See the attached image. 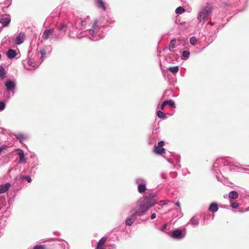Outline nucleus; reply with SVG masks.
I'll return each instance as SVG.
<instances>
[{"instance_id":"4468645a","label":"nucleus","mask_w":249,"mask_h":249,"mask_svg":"<svg viewBox=\"0 0 249 249\" xmlns=\"http://www.w3.org/2000/svg\"><path fill=\"white\" fill-rule=\"evenodd\" d=\"M10 184L8 182L0 185V194L7 192L10 187Z\"/></svg>"},{"instance_id":"39448f33","label":"nucleus","mask_w":249,"mask_h":249,"mask_svg":"<svg viewBox=\"0 0 249 249\" xmlns=\"http://www.w3.org/2000/svg\"><path fill=\"white\" fill-rule=\"evenodd\" d=\"M58 35L57 34L56 32L54 29H47L44 31L42 38L45 39L55 38L58 39Z\"/></svg>"},{"instance_id":"4be33fe9","label":"nucleus","mask_w":249,"mask_h":249,"mask_svg":"<svg viewBox=\"0 0 249 249\" xmlns=\"http://www.w3.org/2000/svg\"><path fill=\"white\" fill-rule=\"evenodd\" d=\"M135 183L139 186V184L147 183L146 180L142 178H136L135 180Z\"/></svg>"},{"instance_id":"ddd939ff","label":"nucleus","mask_w":249,"mask_h":249,"mask_svg":"<svg viewBox=\"0 0 249 249\" xmlns=\"http://www.w3.org/2000/svg\"><path fill=\"white\" fill-rule=\"evenodd\" d=\"M90 19L89 18H87L86 19H80L76 21V26H79L80 25L83 27L86 26V24L89 23Z\"/></svg>"},{"instance_id":"79ce46f5","label":"nucleus","mask_w":249,"mask_h":249,"mask_svg":"<svg viewBox=\"0 0 249 249\" xmlns=\"http://www.w3.org/2000/svg\"><path fill=\"white\" fill-rule=\"evenodd\" d=\"M168 226L167 223L164 224L161 228H160V230L162 231H164Z\"/></svg>"},{"instance_id":"864d4df0","label":"nucleus","mask_w":249,"mask_h":249,"mask_svg":"<svg viewBox=\"0 0 249 249\" xmlns=\"http://www.w3.org/2000/svg\"><path fill=\"white\" fill-rule=\"evenodd\" d=\"M211 25H213L214 23L213 22H209V23Z\"/></svg>"},{"instance_id":"aec40b11","label":"nucleus","mask_w":249,"mask_h":249,"mask_svg":"<svg viewBox=\"0 0 249 249\" xmlns=\"http://www.w3.org/2000/svg\"><path fill=\"white\" fill-rule=\"evenodd\" d=\"M176 43L177 41L175 38H173L170 41L169 44V50L170 52H172L173 51V49L175 47Z\"/></svg>"},{"instance_id":"603ef678","label":"nucleus","mask_w":249,"mask_h":249,"mask_svg":"<svg viewBox=\"0 0 249 249\" xmlns=\"http://www.w3.org/2000/svg\"><path fill=\"white\" fill-rule=\"evenodd\" d=\"M166 202V201L162 200V201H160V203H162L163 202V204L165 205V204H167V203Z\"/></svg>"},{"instance_id":"f8f14e48","label":"nucleus","mask_w":249,"mask_h":249,"mask_svg":"<svg viewBox=\"0 0 249 249\" xmlns=\"http://www.w3.org/2000/svg\"><path fill=\"white\" fill-rule=\"evenodd\" d=\"M25 37V34L21 32L17 36L15 39V44L20 45L24 42Z\"/></svg>"},{"instance_id":"1a4fd4ad","label":"nucleus","mask_w":249,"mask_h":249,"mask_svg":"<svg viewBox=\"0 0 249 249\" xmlns=\"http://www.w3.org/2000/svg\"><path fill=\"white\" fill-rule=\"evenodd\" d=\"M11 21L10 17L7 14L0 15V23L3 26H7Z\"/></svg>"},{"instance_id":"e433bc0d","label":"nucleus","mask_w":249,"mask_h":249,"mask_svg":"<svg viewBox=\"0 0 249 249\" xmlns=\"http://www.w3.org/2000/svg\"><path fill=\"white\" fill-rule=\"evenodd\" d=\"M33 249H46L44 245H36L34 247Z\"/></svg>"},{"instance_id":"0eeeda50","label":"nucleus","mask_w":249,"mask_h":249,"mask_svg":"<svg viewBox=\"0 0 249 249\" xmlns=\"http://www.w3.org/2000/svg\"><path fill=\"white\" fill-rule=\"evenodd\" d=\"M67 29V26L65 23H58L56 25L55 29H54L58 35V39L61 38L62 36L64 35Z\"/></svg>"},{"instance_id":"37998d69","label":"nucleus","mask_w":249,"mask_h":249,"mask_svg":"<svg viewBox=\"0 0 249 249\" xmlns=\"http://www.w3.org/2000/svg\"><path fill=\"white\" fill-rule=\"evenodd\" d=\"M164 144V142L163 141H161L159 142L158 143V146L162 147Z\"/></svg>"},{"instance_id":"7ed1b4c3","label":"nucleus","mask_w":249,"mask_h":249,"mask_svg":"<svg viewBox=\"0 0 249 249\" xmlns=\"http://www.w3.org/2000/svg\"><path fill=\"white\" fill-rule=\"evenodd\" d=\"M212 11V7L210 4H207L205 6L202 7L197 16V19L199 22L202 21L204 23L207 18L210 15Z\"/></svg>"},{"instance_id":"6e6d98bb","label":"nucleus","mask_w":249,"mask_h":249,"mask_svg":"<svg viewBox=\"0 0 249 249\" xmlns=\"http://www.w3.org/2000/svg\"><path fill=\"white\" fill-rule=\"evenodd\" d=\"M2 150V147H0V153L1 152Z\"/></svg>"},{"instance_id":"5fc2aeb1","label":"nucleus","mask_w":249,"mask_h":249,"mask_svg":"<svg viewBox=\"0 0 249 249\" xmlns=\"http://www.w3.org/2000/svg\"><path fill=\"white\" fill-rule=\"evenodd\" d=\"M249 210V208L246 209V210H245L244 211L247 212V211H248Z\"/></svg>"},{"instance_id":"a18cd8bd","label":"nucleus","mask_w":249,"mask_h":249,"mask_svg":"<svg viewBox=\"0 0 249 249\" xmlns=\"http://www.w3.org/2000/svg\"><path fill=\"white\" fill-rule=\"evenodd\" d=\"M4 7L2 5V4L0 3V15H1V11L3 13L5 12L4 10Z\"/></svg>"},{"instance_id":"7c9ffc66","label":"nucleus","mask_w":249,"mask_h":249,"mask_svg":"<svg viewBox=\"0 0 249 249\" xmlns=\"http://www.w3.org/2000/svg\"><path fill=\"white\" fill-rule=\"evenodd\" d=\"M185 11L184 9L181 7H178L175 10V12L177 14H181Z\"/></svg>"},{"instance_id":"c85d7f7f","label":"nucleus","mask_w":249,"mask_h":249,"mask_svg":"<svg viewBox=\"0 0 249 249\" xmlns=\"http://www.w3.org/2000/svg\"><path fill=\"white\" fill-rule=\"evenodd\" d=\"M39 53L41 54L40 58L41 59V61L40 63H41L46 57V51L43 49H41L40 50Z\"/></svg>"},{"instance_id":"dca6fc26","label":"nucleus","mask_w":249,"mask_h":249,"mask_svg":"<svg viewBox=\"0 0 249 249\" xmlns=\"http://www.w3.org/2000/svg\"><path fill=\"white\" fill-rule=\"evenodd\" d=\"M6 54L8 58L13 59L16 57L17 53L16 50L11 49L7 52Z\"/></svg>"},{"instance_id":"9d476101","label":"nucleus","mask_w":249,"mask_h":249,"mask_svg":"<svg viewBox=\"0 0 249 249\" xmlns=\"http://www.w3.org/2000/svg\"><path fill=\"white\" fill-rule=\"evenodd\" d=\"M155 196V194H151L148 196L144 197L143 199L145 200V203L149 204V206H153L156 203V201L154 199Z\"/></svg>"},{"instance_id":"4d7b16f0","label":"nucleus","mask_w":249,"mask_h":249,"mask_svg":"<svg viewBox=\"0 0 249 249\" xmlns=\"http://www.w3.org/2000/svg\"><path fill=\"white\" fill-rule=\"evenodd\" d=\"M222 208H226V206L224 205L222 207Z\"/></svg>"},{"instance_id":"bf43d9fd","label":"nucleus","mask_w":249,"mask_h":249,"mask_svg":"<svg viewBox=\"0 0 249 249\" xmlns=\"http://www.w3.org/2000/svg\"><path fill=\"white\" fill-rule=\"evenodd\" d=\"M248 174H249V172H248Z\"/></svg>"},{"instance_id":"49530a36","label":"nucleus","mask_w":249,"mask_h":249,"mask_svg":"<svg viewBox=\"0 0 249 249\" xmlns=\"http://www.w3.org/2000/svg\"><path fill=\"white\" fill-rule=\"evenodd\" d=\"M177 158L176 159V163L179 164V162L180 161V157L179 156H177Z\"/></svg>"},{"instance_id":"423d86ee","label":"nucleus","mask_w":249,"mask_h":249,"mask_svg":"<svg viewBox=\"0 0 249 249\" xmlns=\"http://www.w3.org/2000/svg\"><path fill=\"white\" fill-rule=\"evenodd\" d=\"M149 204L148 203H145V200L143 199L140 204L138 210H136L134 213L139 216L142 215L152 207L149 206Z\"/></svg>"},{"instance_id":"bb28decb","label":"nucleus","mask_w":249,"mask_h":249,"mask_svg":"<svg viewBox=\"0 0 249 249\" xmlns=\"http://www.w3.org/2000/svg\"><path fill=\"white\" fill-rule=\"evenodd\" d=\"M157 114L158 117L160 119H161L162 120H165L167 118V117H166V115L165 114V113H164L161 110H158L157 112Z\"/></svg>"},{"instance_id":"a211bd4d","label":"nucleus","mask_w":249,"mask_h":249,"mask_svg":"<svg viewBox=\"0 0 249 249\" xmlns=\"http://www.w3.org/2000/svg\"><path fill=\"white\" fill-rule=\"evenodd\" d=\"M164 148L155 145L154 146V152L157 154H161L165 152Z\"/></svg>"},{"instance_id":"09e8293b","label":"nucleus","mask_w":249,"mask_h":249,"mask_svg":"<svg viewBox=\"0 0 249 249\" xmlns=\"http://www.w3.org/2000/svg\"><path fill=\"white\" fill-rule=\"evenodd\" d=\"M166 105V103H164V101L162 103L161 105V109H163L164 107H165V105Z\"/></svg>"},{"instance_id":"f704fd0d","label":"nucleus","mask_w":249,"mask_h":249,"mask_svg":"<svg viewBox=\"0 0 249 249\" xmlns=\"http://www.w3.org/2000/svg\"><path fill=\"white\" fill-rule=\"evenodd\" d=\"M168 161L171 163V164H172L174 166V168L177 170H178L181 167V166L180 165V164H178V163H176V164H175L173 163L172 161H170L169 160H168Z\"/></svg>"},{"instance_id":"ea45409f","label":"nucleus","mask_w":249,"mask_h":249,"mask_svg":"<svg viewBox=\"0 0 249 249\" xmlns=\"http://www.w3.org/2000/svg\"><path fill=\"white\" fill-rule=\"evenodd\" d=\"M6 105L3 101H0V110H3L5 108Z\"/></svg>"},{"instance_id":"de8ad7c7","label":"nucleus","mask_w":249,"mask_h":249,"mask_svg":"<svg viewBox=\"0 0 249 249\" xmlns=\"http://www.w3.org/2000/svg\"><path fill=\"white\" fill-rule=\"evenodd\" d=\"M156 214L155 213H153L151 215V219H154L156 218Z\"/></svg>"},{"instance_id":"58836bf2","label":"nucleus","mask_w":249,"mask_h":249,"mask_svg":"<svg viewBox=\"0 0 249 249\" xmlns=\"http://www.w3.org/2000/svg\"><path fill=\"white\" fill-rule=\"evenodd\" d=\"M17 138L19 140L20 142L25 139V137H24L23 135L21 133L18 134Z\"/></svg>"},{"instance_id":"c03bdc74","label":"nucleus","mask_w":249,"mask_h":249,"mask_svg":"<svg viewBox=\"0 0 249 249\" xmlns=\"http://www.w3.org/2000/svg\"><path fill=\"white\" fill-rule=\"evenodd\" d=\"M160 177L162 178L165 179L167 178V175L166 174L162 173L160 174Z\"/></svg>"},{"instance_id":"a878e982","label":"nucleus","mask_w":249,"mask_h":249,"mask_svg":"<svg viewBox=\"0 0 249 249\" xmlns=\"http://www.w3.org/2000/svg\"><path fill=\"white\" fill-rule=\"evenodd\" d=\"M18 155L19 158V163H21L25 161V156L23 152L20 150L18 153Z\"/></svg>"},{"instance_id":"4c0bfd02","label":"nucleus","mask_w":249,"mask_h":249,"mask_svg":"<svg viewBox=\"0 0 249 249\" xmlns=\"http://www.w3.org/2000/svg\"><path fill=\"white\" fill-rule=\"evenodd\" d=\"M239 206V204L238 202H234L231 204V207L233 209H237Z\"/></svg>"},{"instance_id":"b1692460","label":"nucleus","mask_w":249,"mask_h":249,"mask_svg":"<svg viewBox=\"0 0 249 249\" xmlns=\"http://www.w3.org/2000/svg\"><path fill=\"white\" fill-rule=\"evenodd\" d=\"M199 219L197 218H196L195 217H193L190 220L189 223L193 226H196L199 224Z\"/></svg>"},{"instance_id":"412c9836","label":"nucleus","mask_w":249,"mask_h":249,"mask_svg":"<svg viewBox=\"0 0 249 249\" xmlns=\"http://www.w3.org/2000/svg\"><path fill=\"white\" fill-rule=\"evenodd\" d=\"M107 238L106 237H103L98 242L96 249L103 248L102 246L106 242Z\"/></svg>"},{"instance_id":"2f4dec72","label":"nucleus","mask_w":249,"mask_h":249,"mask_svg":"<svg viewBox=\"0 0 249 249\" xmlns=\"http://www.w3.org/2000/svg\"><path fill=\"white\" fill-rule=\"evenodd\" d=\"M20 180L25 179L27 181V182L28 183H30L32 181L31 178L30 176H23V175L20 176Z\"/></svg>"},{"instance_id":"a19ab883","label":"nucleus","mask_w":249,"mask_h":249,"mask_svg":"<svg viewBox=\"0 0 249 249\" xmlns=\"http://www.w3.org/2000/svg\"><path fill=\"white\" fill-rule=\"evenodd\" d=\"M28 64L30 66H32L33 67H35L36 66V65L34 64V62H33L32 60V59H29L28 61Z\"/></svg>"},{"instance_id":"8fccbe9b","label":"nucleus","mask_w":249,"mask_h":249,"mask_svg":"<svg viewBox=\"0 0 249 249\" xmlns=\"http://www.w3.org/2000/svg\"><path fill=\"white\" fill-rule=\"evenodd\" d=\"M175 205L179 207V209L180 210V204L178 202H177L175 203Z\"/></svg>"},{"instance_id":"6e6552de","label":"nucleus","mask_w":249,"mask_h":249,"mask_svg":"<svg viewBox=\"0 0 249 249\" xmlns=\"http://www.w3.org/2000/svg\"><path fill=\"white\" fill-rule=\"evenodd\" d=\"M5 86L6 88V89L8 91H11L12 93V95L15 93L16 91V83L15 81L9 80L7 81L5 83Z\"/></svg>"},{"instance_id":"f3484780","label":"nucleus","mask_w":249,"mask_h":249,"mask_svg":"<svg viewBox=\"0 0 249 249\" xmlns=\"http://www.w3.org/2000/svg\"><path fill=\"white\" fill-rule=\"evenodd\" d=\"M95 3L98 8H102L104 11L106 10V7L103 0H95Z\"/></svg>"},{"instance_id":"cd10ccee","label":"nucleus","mask_w":249,"mask_h":249,"mask_svg":"<svg viewBox=\"0 0 249 249\" xmlns=\"http://www.w3.org/2000/svg\"><path fill=\"white\" fill-rule=\"evenodd\" d=\"M171 72H172L173 74H175L177 73L179 71V67L174 66V67H170L168 69Z\"/></svg>"},{"instance_id":"f257e3e1","label":"nucleus","mask_w":249,"mask_h":249,"mask_svg":"<svg viewBox=\"0 0 249 249\" xmlns=\"http://www.w3.org/2000/svg\"><path fill=\"white\" fill-rule=\"evenodd\" d=\"M107 23L112 24L114 23V21L106 18H101L95 20L92 23L91 28L86 31L84 30L85 28L81 29V33L83 34L82 36H87L89 39L93 41H97L104 38L105 33L102 29Z\"/></svg>"},{"instance_id":"393cba45","label":"nucleus","mask_w":249,"mask_h":249,"mask_svg":"<svg viewBox=\"0 0 249 249\" xmlns=\"http://www.w3.org/2000/svg\"><path fill=\"white\" fill-rule=\"evenodd\" d=\"M190 53L189 51L185 50L182 52V59L187 60L190 56Z\"/></svg>"},{"instance_id":"c9c22d12","label":"nucleus","mask_w":249,"mask_h":249,"mask_svg":"<svg viewBox=\"0 0 249 249\" xmlns=\"http://www.w3.org/2000/svg\"><path fill=\"white\" fill-rule=\"evenodd\" d=\"M4 97L6 100H9L10 98L11 95L8 91L7 90L4 93Z\"/></svg>"},{"instance_id":"c756f323","label":"nucleus","mask_w":249,"mask_h":249,"mask_svg":"<svg viewBox=\"0 0 249 249\" xmlns=\"http://www.w3.org/2000/svg\"><path fill=\"white\" fill-rule=\"evenodd\" d=\"M164 103H166V105L168 104L173 108H175L176 107L175 102L172 100H165L164 101Z\"/></svg>"},{"instance_id":"473e14b6","label":"nucleus","mask_w":249,"mask_h":249,"mask_svg":"<svg viewBox=\"0 0 249 249\" xmlns=\"http://www.w3.org/2000/svg\"><path fill=\"white\" fill-rule=\"evenodd\" d=\"M5 74V69L3 67L0 66V77H4Z\"/></svg>"},{"instance_id":"9b49d317","label":"nucleus","mask_w":249,"mask_h":249,"mask_svg":"<svg viewBox=\"0 0 249 249\" xmlns=\"http://www.w3.org/2000/svg\"><path fill=\"white\" fill-rule=\"evenodd\" d=\"M137 216L138 215H136L135 213L130 215L125 220V224L128 226H131L135 221Z\"/></svg>"},{"instance_id":"3c124183","label":"nucleus","mask_w":249,"mask_h":249,"mask_svg":"<svg viewBox=\"0 0 249 249\" xmlns=\"http://www.w3.org/2000/svg\"><path fill=\"white\" fill-rule=\"evenodd\" d=\"M244 170L248 173V172H249V169L248 168H244Z\"/></svg>"},{"instance_id":"20e7f679","label":"nucleus","mask_w":249,"mask_h":249,"mask_svg":"<svg viewBox=\"0 0 249 249\" xmlns=\"http://www.w3.org/2000/svg\"><path fill=\"white\" fill-rule=\"evenodd\" d=\"M186 231L185 229H177L174 230L170 234L173 239L180 240L184 238L186 235Z\"/></svg>"},{"instance_id":"72a5a7b5","label":"nucleus","mask_w":249,"mask_h":249,"mask_svg":"<svg viewBox=\"0 0 249 249\" xmlns=\"http://www.w3.org/2000/svg\"><path fill=\"white\" fill-rule=\"evenodd\" d=\"M190 44L192 45H195L196 42V38L195 36H192L190 39Z\"/></svg>"},{"instance_id":"6ab92c4d","label":"nucleus","mask_w":249,"mask_h":249,"mask_svg":"<svg viewBox=\"0 0 249 249\" xmlns=\"http://www.w3.org/2000/svg\"><path fill=\"white\" fill-rule=\"evenodd\" d=\"M146 184H139L138 186V191L139 193L142 194L145 192L146 190Z\"/></svg>"},{"instance_id":"2eb2a0df","label":"nucleus","mask_w":249,"mask_h":249,"mask_svg":"<svg viewBox=\"0 0 249 249\" xmlns=\"http://www.w3.org/2000/svg\"><path fill=\"white\" fill-rule=\"evenodd\" d=\"M218 210V204L214 202L211 203L209 207V211L213 213L217 212Z\"/></svg>"},{"instance_id":"5701e85b","label":"nucleus","mask_w":249,"mask_h":249,"mask_svg":"<svg viewBox=\"0 0 249 249\" xmlns=\"http://www.w3.org/2000/svg\"><path fill=\"white\" fill-rule=\"evenodd\" d=\"M238 193L235 191H231L229 194V197L230 198L235 199L238 197Z\"/></svg>"},{"instance_id":"13d9d810","label":"nucleus","mask_w":249,"mask_h":249,"mask_svg":"<svg viewBox=\"0 0 249 249\" xmlns=\"http://www.w3.org/2000/svg\"><path fill=\"white\" fill-rule=\"evenodd\" d=\"M149 143L150 144H152V142H149Z\"/></svg>"},{"instance_id":"f03ea898","label":"nucleus","mask_w":249,"mask_h":249,"mask_svg":"<svg viewBox=\"0 0 249 249\" xmlns=\"http://www.w3.org/2000/svg\"><path fill=\"white\" fill-rule=\"evenodd\" d=\"M233 165L232 159L231 158H220L217 159L213 164L212 171L215 174L216 178L220 179V174L223 176V174L231 170V166Z\"/></svg>"}]
</instances>
